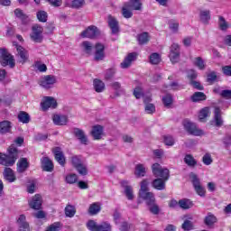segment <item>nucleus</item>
Wrapping results in <instances>:
<instances>
[{
  "label": "nucleus",
  "mask_w": 231,
  "mask_h": 231,
  "mask_svg": "<svg viewBox=\"0 0 231 231\" xmlns=\"http://www.w3.org/2000/svg\"><path fill=\"white\" fill-rule=\"evenodd\" d=\"M19 159V149L15 144H11L7 149V154L0 152V165L14 167Z\"/></svg>",
  "instance_id": "obj_1"
},
{
  "label": "nucleus",
  "mask_w": 231,
  "mask_h": 231,
  "mask_svg": "<svg viewBox=\"0 0 231 231\" xmlns=\"http://www.w3.org/2000/svg\"><path fill=\"white\" fill-rule=\"evenodd\" d=\"M152 171L155 178L168 181L171 177L169 169L160 165V163H153L152 165Z\"/></svg>",
  "instance_id": "obj_2"
},
{
  "label": "nucleus",
  "mask_w": 231,
  "mask_h": 231,
  "mask_svg": "<svg viewBox=\"0 0 231 231\" xmlns=\"http://www.w3.org/2000/svg\"><path fill=\"white\" fill-rule=\"evenodd\" d=\"M189 180L198 196H200V198H205V194H207V190L205 189V187H203V185L201 184V180H199L198 175L194 172L189 173Z\"/></svg>",
  "instance_id": "obj_3"
},
{
  "label": "nucleus",
  "mask_w": 231,
  "mask_h": 231,
  "mask_svg": "<svg viewBox=\"0 0 231 231\" xmlns=\"http://www.w3.org/2000/svg\"><path fill=\"white\" fill-rule=\"evenodd\" d=\"M183 125L185 131H187V133L192 134L193 136H202V134H205V133H203V130L198 128L196 124L187 119L183 121Z\"/></svg>",
  "instance_id": "obj_4"
},
{
  "label": "nucleus",
  "mask_w": 231,
  "mask_h": 231,
  "mask_svg": "<svg viewBox=\"0 0 231 231\" xmlns=\"http://www.w3.org/2000/svg\"><path fill=\"white\" fill-rule=\"evenodd\" d=\"M0 62L2 66H10V68H14L15 66V60H14V56H12L6 49H0Z\"/></svg>",
  "instance_id": "obj_5"
},
{
  "label": "nucleus",
  "mask_w": 231,
  "mask_h": 231,
  "mask_svg": "<svg viewBox=\"0 0 231 231\" xmlns=\"http://www.w3.org/2000/svg\"><path fill=\"white\" fill-rule=\"evenodd\" d=\"M55 84H57V77L53 75L44 76L40 81V85L42 88H44V89H51Z\"/></svg>",
  "instance_id": "obj_6"
},
{
  "label": "nucleus",
  "mask_w": 231,
  "mask_h": 231,
  "mask_svg": "<svg viewBox=\"0 0 231 231\" xmlns=\"http://www.w3.org/2000/svg\"><path fill=\"white\" fill-rule=\"evenodd\" d=\"M13 46H14L16 48V51H17V57H19V60L21 62V64H24V62H26V60H28V51H26V49H24V47L19 45V43H17V42H13Z\"/></svg>",
  "instance_id": "obj_7"
},
{
  "label": "nucleus",
  "mask_w": 231,
  "mask_h": 231,
  "mask_svg": "<svg viewBox=\"0 0 231 231\" xmlns=\"http://www.w3.org/2000/svg\"><path fill=\"white\" fill-rule=\"evenodd\" d=\"M106 47L102 43H97L95 46V52H94V60L97 62H100V60H104L106 59Z\"/></svg>",
  "instance_id": "obj_8"
},
{
  "label": "nucleus",
  "mask_w": 231,
  "mask_h": 231,
  "mask_svg": "<svg viewBox=\"0 0 231 231\" xmlns=\"http://www.w3.org/2000/svg\"><path fill=\"white\" fill-rule=\"evenodd\" d=\"M170 60L172 64H176L180 60V45L173 43L170 48Z\"/></svg>",
  "instance_id": "obj_9"
},
{
  "label": "nucleus",
  "mask_w": 231,
  "mask_h": 231,
  "mask_svg": "<svg viewBox=\"0 0 231 231\" xmlns=\"http://www.w3.org/2000/svg\"><path fill=\"white\" fill-rule=\"evenodd\" d=\"M31 39L34 42H42V27L39 25L32 26Z\"/></svg>",
  "instance_id": "obj_10"
},
{
  "label": "nucleus",
  "mask_w": 231,
  "mask_h": 231,
  "mask_svg": "<svg viewBox=\"0 0 231 231\" xmlns=\"http://www.w3.org/2000/svg\"><path fill=\"white\" fill-rule=\"evenodd\" d=\"M42 111H48L49 107L55 109L57 107V100L51 97H45L43 102L41 103Z\"/></svg>",
  "instance_id": "obj_11"
},
{
  "label": "nucleus",
  "mask_w": 231,
  "mask_h": 231,
  "mask_svg": "<svg viewBox=\"0 0 231 231\" xmlns=\"http://www.w3.org/2000/svg\"><path fill=\"white\" fill-rule=\"evenodd\" d=\"M108 26L111 29L112 35H118L120 32V27L118 25V20L112 16L111 14L108 15Z\"/></svg>",
  "instance_id": "obj_12"
},
{
  "label": "nucleus",
  "mask_w": 231,
  "mask_h": 231,
  "mask_svg": "<svg viewBox=\"0 0 231 231\" xmlns=\"http://www.w3.org/2000/svg\"><path fill=\"white\" fill-rule=\"evenodd\" d=\"M52 152L54 154L56 162H58V163L61 165V167H64V165H66V157H64V152H62L60 147L54 148Z\"/></svg>",
  "instance_id": "obj_13"
},
{
  "label": "nucleus",
  "mask_w": 231,
  "mask_h": 231,
  "mask_svg": "<svg viewBox=\"0 0 231 231\" xmlns=\"http://www.w3.org/2000/svg\"><path fill=\"white\" fill-rule=\"evenodd\" d=\"M90 134L93 137V140H102V137L104 136V126L100 125H94Z\"/></svg>",
  "instance_id": "obj_14"
},
{
  "label": "nucleus",
  "mask_w": 231,
  "mask_h": 231,
  "mask_svg": "<svg viewBox=\"0 0 231 231\" xmlns=\"http://www.w3.org/2000/svg\"><path fill=\"white\" fill-rule=\"evenodd\" d=\"M139 198L141 199H143L146 202V205H151L152 203H154L156 201V199L154 198V193L151 191H139Z\"/></svg>",
  "instance_id": "obj_15"
},
{
  "label": "nucleus",
  "mask_w": 231,
  "mask_h": 231,
  "mask_svg": "<svg viewBox=\"0 0 231 231\" xmlns=\"http://www.w3.org/2000/svg\"><path fill=\"white\" fill-rule=\"evenodd\" d=\"M138 57V54L136 52L129 53L124 60V61L120 64L122 69H127V68L131 67V64H133L134 60Z\"/></svg>",
  "instance_id": "obj_16"
},
{
  "label": "nucleus",
  "mask_w": 231,
  "mask_h": 231,
  "mask_svg": "<svg viewBox=\"0 0 231 231\" xmlns=\"http://www.w3.org/2000/svg\"><path fill=\"white\" fill-rule=\"evenodd\" d=\"M29 207L33 208V210H41V207H42V199L40 194H36L32 197V200L29 201Z\"/></svg>",
  "instance_id": "obj_17"
},
{
  "label": "nucleus",
  "mask_w": 231,
  "mask_h": 231,
  "mask_svg": "<svg viewBox=\"0 0 231 231\" xmlns=\"http://www.w3.org/2000/svg\"><path fill=\"white\" fill-rule=\"evenodd\" d=\"M41 162L42 171L45 172H53V162L51 161L50 157H42Z\"/></svg>",
  "instance_id": "obj_18"
},
{
  "label": "nucleus",
  "mask_w": 231,
  "mask_h": 231,
  "mask_svg": "<svg viewBox=\"0 0 231 231\" xmlns=\"http://www.w3.org/2000/svg\"><path fill=\"white\" fill-rule=\"evenodd\" d=\"M4 180L5 181H8V183H14L17 177L15 176V173L14 172V170L12 168H5L3 172Z\"/></svg>",
  "instance_id": "obj_19"
},
{
  "label": "nucleus",
  "mask_w": 231,
  "mask_h": 231,
  "mask_svg": "<svg viewBox=\"0 0 231 231\" xmlns=\"http://www.w3.org/2000/svg\"><path fill=\"white\" fill-rule=\"evenodd\" d=\"M72 164L77 169L78 172H79L82 176H86L88 173V170L86 167L82 166L80 163V159L79 157H72Z\"/></svg>",
  "instance_id": "obj_20"
},
{
  "label": "nucleus",
  "mask_w": 231,
  "mask_h": 231,
  "mask_svg": "<svg viewBox=\"0 0 231 231\" xmlns=\"http://www.w3.org/2000/svg\"><path fill=\"white\" fill-rule=\"evenodd\" d=\"M29 167L30 162H28V159L21 158L17 162V172H19V174H23V172H26Z\"/></svg>",
  "instance_id": "obj_21"
},
{
  "label": "nucleus",
  "mask_w": 231,
  "mask_h": 231,
  "mask_svg": "<svg viewBox=\"0 0 231 231\" xmlns=\"http://www.w3.org/2000/svg\"><path fill=\"white\" fill-rule=\"evenodd\" d=\"M74 136L79 140L80 143H84L86 145V143H88V138L86 137V134L84 133L83 130L79 129V128H74L72 131Z\"/></svg>",
  "instance_id": "obj_22"
},
{
  "label": "nucleus",
  "mask_w": 231,
  "mask_h": 231,
  "mask_svg": "<svg viewBox=\"0 0 231 231\" xmlns=\"http://www.w3.org/2000/svg\"><path fill=\"white\" fill-rule=\"evenodd\" d=\"M20 231H30V225L26 222V216L20 215L17 220Z\"/></svg>",
  "instance_id": "obj_23"
},
{
  "label": "nucleus",
  "mask_w": 231,
  "mask_h": 231,
  "mask_svg": "<svg viewBox=\"0 0 231 231\" xmlns=\"http://www.w3.org/2000/svg\"><path fill=\"white\" fill-rule=\"evenodd\" d=\"M12 133V122L5 120L0 122V134Z\"/></svg>",
  "instance_id": "obj_24"
},
{
  "label": "nucleus",
  "mask_w": 231,
  "mask_h": 231,
  "mask_svg": "<svg viewBox=\"0 0 231 231\" xmlns=\"http://www.w3.org/2000/svg\"><path fill=\"white\" fill-rule=\"evenodd\" d=\"M52 121L55 125H66L68 124V116L54 115L52 116Z\"/></svg>",
  "instance_id": "obj_25"
},
{
  "label": "nucleus",
  "mask_w": 231,
  "mask_h": 231,
  "mask_svg": "<svg viewBox=\"0 0 231 231\" xmlns=\"http://www.w3.org/2000/svg\"><path fill=\"white\" fill-rule=\"evenodd\" d=\"M165 183H167V180L157 178L152 180V187H153V189L156 190H165Z\"/></svg>",
  "instance_id": "obj_26"
},
{
  "label": "nucleus",
  "mask_w": 231,
  "mask_h": 231,
  "mask_svg": "<svg viewBox=\"0 0 231 231\" xmlns=\"http://www.w3.org/2000/svg\"><path fill=\"white\" fill-rule=\"evenodd\" d=\"M179 207L182 208V210H189V208L194 207V202L189 199H182L179 200Z\"/></svg>",
  "instance_id": "obj_27"
},
{
  "label": "nucleus",
  "mask_w": 231,
  "mask_h": 231,
  "mask_svg": "<svg viewBox=\"0 0 231 231\" xmlns=\"http://www.w3.org/2000/svg\"><path fill=\"white\" fill-rule=\"evenodd\" d=\"M214 120L217 127H221V125H223V118L221 117V109H219V107H215Z\"/></svg>",
  "instance_id": "obj_28"
},
{
  "label": "nucleus",
  "mask_w": 231,
  "mask_h": 231,
  "mask_svg": "<svg viewBox=\"0 0 231 231\" xmlns=\"http://www.w3.org/2000/svg\"><path fill=\"white\" fill-rule=\"evenodd\" d=\"M100 210H102V206H100V203L94 202L88 208V214L89 216H97Z\"/></svg>",
  "instance_id": "obj_29"
},
{
  "label": "nucleus",
  "mask_w": 231,
  "mask_h": 231,
  "mask_svg": "<svg viewBox=\"0 0 231 231\" xmlns=\"http://www.w3.org/2000/svg\"><path fill=\"white\" fill-rule=\"evenodd\" d=\"M100 35V31L95 25H90L88 27V39H95Z\"/></svg>",
  "instance_id": "obj_30"
},
{
  "label": "nucleus",
  "mask_w": 231,
  "mask_h": 231,
  "mask_svg": "<svg viewBox=\"0 0 231 231\" xmlns=\"http://www.w3.org/2000/svg\"><path fill=\"white\" fill-rule=\"evenodd\" d=\"M210 116V107L206 106L202 108L199 113V122H207V118Z\"/></svg>",
  "instance_id": "obj_31"
},
{
  "label": "nucleus",
  "mask_w": 231,
  "mask_h": 231,
  "mask_svg": "<svg viewBox=\"0 0 231 231\" xmlns=\"http://www.w3.org/2000/svg\"><path fill=\"white\" fill-rule=\"evenodd\" d=\"M121 184L123 185V187H125V194L127 199H134V194H133V188L131 186H127V181L123 180Z\"/></svg>",
  "instance_id": "obj_32"
},
{
  "label": "nucleus",
  "mask_w": 231,
  "mask_h": 231,
  "mask_svg": "<svg viewBox=\"0 0 231 231\" xmlns=\"http://www.w3.org/2000/svg\"><path fill=\"white\" fill-rule=\"evenodd\" d=\"M146 172H147V169L145 168V166L143 164H137L135 166L134 175L137 178H143V176H145Z\"/></svg>",
  "instance_id": "obj_33"
},
{
  "label": "nucleus",
  "mask_w": 231,
  "mask_h": 231,
  "mask_svg": "<svg viewBox=\"0 0 231 231\" xmlns=\"http://www.w3.org/2000/svg\"><path fill=\"white\" fill-rule=\"evenodd\" d=\"M199 19L203 24H208V21H210V10L200 11Z\"/></svg>",
  "instance_id": "obj_34"
},
{
  "label": "nucleus",
  "mask_w": 231,
  "mask_h": 231,
  "mask_svg": "<svg viewBox=\"0 0 231 231\" xmlns=\"http://www.w3.org/2000/svg\"><path fill=\"white\" fill-rule=\"evenodd\" d=\"M14 15L15 17H17L18 19H20V21H22L23 24H26L28 23V15H26L23 10L17 8L14 10Z\"/></svg>",
  "instance_id": "obj_35"
},
{
  "label": "nucleus",
  "mask_w": 231,
  "mask_h": 231,
  "mask_svg": "<svg viewBox=\"0 0 231 231\" xmlns=\"http://www.w3.org/2000/svg\"><path fill=\"white\" fill-rule=\"evenodd\" d=\"M184 163H186L188 167H196V165H198V161H196L191 154H186L184 157Z\"/></svg>",
  "instance_id": "obj_36"
},
{
  "label": "nucleus",
  "mask_w": 231,
  "mask_h": 231,
  "mask_svg": "<svg viewBox=\"0 0 231 231\" xmlns=\"http://www.w3.org/2000/svg\"><path fill=\"white\" fill-rule=\"evenodd\" d=\"M126 5L130 10H142V2L140 0H131Z\"/></svg>",
  "instance_id": "obj_37"
},
{
  "label": "nucleus",
  "mask_w": 231,
  "mask_h": 231,
  "mask_svg": "<svg viewBox=\"0 0 231 231\" xmlns=\"http://www.w3.org/2000/svg\"><path fill=\"white\" fill-rule=\"evenodd\" d=\"M150 39L151 37L149 36V32H143L137 36V41L140 45L147 44Z\"/></svg>",
  "instance_id": "obj_38"
},
{
  "label": "nucleus",
  "mask_w": 231,
  "mask_h": 231,
  "mask_svg": "<svg viewBox=\"0 0 231 231\" xmlns=\"http://www.w3.org/2000/svg\"><path fill=\"white\" fill-rule=\"evenodd\" d=\"M218 26L222 32H226L228 30V28H230V23H228V22H226V20H225V17L219 16Z\"/></svg>",
  "instance_id": "obj_39"
},
{
  "label": "nucleus",
  "mask_w": 231,
  "mask_h": 231,
  "mask_svg": "<svg viewBox=\"0 0 231 231\" xmlns=\"http://www.w3.org/2000/svg\"><path fill=\"white\" fill-rule=\"evenodd\" d=\"M18 120L22 124H30V120H31L30 115L24 111H21L18 114Z\"/></svg>",
  "instance_id": "obj_40"
},
{
  "label": "nucleus",
  "mask_w": 231,
  "mask_h": 231,
  "mask_svg": "<svg viewBox=\"0 0 231 231\" xmlns=\"http://www.w3.org/2000/svg\"><path fill=\"white\" fill-rule=\"evenodd\" d=\"M94 88L97 93H102L106 89V84L100 79H94Z\"/></svg>",
  "instance_id": "obj_41"
},
{
  "label": "nucleus",
  "mask_w": 231,
  "mask_h": 231,
  "mask_svg": "<svg viewBox=\"0 0 231 231\" xmlns=\"http://www.w3.org/2000/svg\"><path fill=\"white\" fill-rule=\"evenodd\" d=\"M150 64L157 65L162 62V56L158 52H153L150 55Z\"/></svg>",
  "instance_id": "obj_42"
},
{
  "label": "nucleus",
  "mask_w": 231,
  "mask_h": 231,
  "mask_svg": "<svg viewBox=\"0 0 231 231\" xmlns=\"http://www.w3.org/2000/svg\"><path fill=\"white\" fill-rule=\"evenodd\" d=\"M192 102H201V100H207V95L203 92H195L191 97Z\"/></svg>",
  "instance_id": "obj_43"
},
{
  "label": "nucleus",
  "mask_w": 231,
  "mask_h": 231,
  "mask_svg": "<svg viewBox=\"0 0 231 231\" xmlns=\"http://www.w3.org/2000/svg\"><path fill=\"white\" fill-rule=\"evenodd\" d=\"M193 64H194V66L199 68V69H201V70H203L207 68V65L205 64V60H203V58H201V57L195 58Z\"/></svg>",
  "instance_id": "obj_44"
},
{
  "label": "nucleus",
  "mask_w": 231,
  "mask_h": 231,
  "mask_svg": "<svg viewBox=\"0 0 231 231\" xmlns=\"http://www.w3.org/2000/svg\"><path fill=\"white\" fill-rule=\"evenodd\" d=\"M172 102H174L172 95L166 94L164 97H162V103L164 107H171V106H172Z\"/></svg>",
  "instance_id": "obj_45"
},
{
  "label": "nucleus",
  "mask_w": 231,
  "mask_h": 231,
  "mask_svg": "<svg viewBox=\"0 0 231 231\" xmlns=\"http://www.w3.org/2000/svg\"><path fill=\"white\" fill-rule=\"evenodd\" d=\"M75 214H77L75 207L68 204L65 208V216H67V217H73Z\"/></svg>",
  "instance_id": "obj_46"
},
{
  "label": "nucleus",
  "mask_w": 231,
  "mask_h": 231,
  "mask_svg": "<svg viewBox=\"0 0 231 231\" xmlns=\"http://www.w3.org/2000/svg\"><path fill=\"white\" fill-rule=\"evenodd\" d=\"M132 9L127 6V4L125 5L122 8V15L125 17V19H131L133 17V11Z\"/></svg>",
  "instance_id": "obj_47"
},
{
  "label": "nucleus",
  "mask_w": 231,
  "mask_h": 231,
  "mask_svg": "<svg viewBox=\"0 0 231 231\" xmlns=\"http://www.w3.org/2000/svg\"><path fill=\"white\" fill-rule=\"evenodd\" d=\"M65 181L69 185H73V183H77L79 181V177L75 173H69L66 176Z\"/></svg>",
  "instance_id": "obj_48"
},
{
  "label": "nucleus",
  "mask_w": 231,
  "mask_h": 231,
  "mask_svg": "<svg viewBox=\"0 0 231 231\" xmlns=\"http://www.w3.org/2000/svg\"><path fill=\"white\" fill-rule=\"evenodd\" d=\"M146 205L149 207V210L152 214H154V216H158V214H160V207L156 204V201Z\"/></svg>",
  "instance_id": "obj_49"
},
{
  "label": "nucleus",
  "mask_w": 231,
  "mask_h": 231,
  "mask_svg": "<svg viewBox=\"0 0 231 231\" xmlns=\"http://www.w3.org/2000/svg\"><path fill=\"white\" fill-rule=\"evenodd\" d=\"M36 17L40 23H46L48 21V13L46 11H38Z\"/></svg>",
  "instance_id": "obj_50"
},
{
  "label": "nucleus",
  "mask_w": 231,
  "mask_h": 231,
  "mask_svg": "<svg viewBox=\"0 0 231 231\" xmlns=\"http://www.w3.org/2000/svg\"><path fill=\"white\" fill-rule=\"evenodd\" d=\"M214 159H212V154L207 152L203 155L202 163H204V165H212Z\"/></svg>",
  "instance_id": "obj_51"
},
{
  "label": "nucleus",
  "mask_w": 231,
  "mask_h": 231,
  "mask_svg": "<svg viewBox=\"0 0 231 231\" xmlns=\"http://www.w3.org/2000/svg\"><path fill=\"white\" fill-rule=\"evenodd\" d=\"M116 73V69L111 68L105 71V80H111Z\"/></svg>",
  "instance_id": "obj_52"
},
{
  "label": "nucleus",
  "mask_w": 231,
  "mask_h": 231,
  "mask_svg": "<svg viewBox=\"0 0 231 231\" xmlns=\"http://www.w3.org/2000/svg\"><path fill=\"white\" fill-rule=\"evenodd\" d=\"M144 111L147 115H154L156 113V106L152 103L146 104L144 106Z\"/></svg>",
  "instance_id": "obj_53"
},
{
  "label": "nucleus",
  "mask_w": 231,
  "mask_h": 231,
  "mask_svg": "<svg viewBox=\"0 0 231 231\" xmlns=\"http://www.w3.org/2000/svg\"><path fill=\"white\" fill-rule=\"evenodd\" d=\"M140 190L139 192H146L149 191V180L147 179H144L140 183Z\"/></svg>",
  "instance_id": "obj_54"
},
{
  "label": "nucleus",
  "mask_w": 231,
  "mask_h": 231,
  "mask_svg": "<svg viewBox=\"0 0 231 231\" xmlns=\"http://www.w3.org/2000/svg\"><path fill=\"white\" fill-rule=\"evenodd\" d=\"M96 231H111V225L106 222H103L100 225H97V229Z\"/></svg>",
  "instance_id": "obj_55"
},
{
  "label": "nucleus",
  "mask_w": 231,
  "mask_h": 231,
  "mask_svg": "<svg viewBox=\"0 0 231 231\" xmlns=\"http://www.w3.org/2000/svg\"><path fill=\"white\" fill-rule=\"evenodd\" d=\"M217 218L214 215H208L205 218V224L208 226H212V225H214V223H216Z\"/></svg>",
  "instance_id": "obj_56"
},
{
  "label": "nucleus",
  "mask_w": 231,
  "mask_h": 231,
  "mask_svg": "<svg viewBox=\"0 0 231 231\" xmlns=\"http://www.w3.org/2000/svg\"><path fill=\"white\" fill-rule=\"evenodd\" d=\"M181 227L185 231L194 230V224L190 220H185L184 223L182 224Z\"/></svg>",
  "instance_id": "obj_57"
},
{
  "label": "nucleus",
  "mask_w": 231,
  "mask_h": 231,
  "mask_svg": "<svg viewBox=\"0 0 231 231\" xmlns=\"http://www.w3.org/2000/svg\"><path fill=\"white\" fill-rule=\"evenodd\" d=\"M163 142L165 145H168L170 147H172V145H174V138L171 135H164Z\"/></svg>",
  "instance_id": "obj_58"
},
{
  "label": "nucleus",
  "mask_w": 231,
  "mask_h": 231,
  "mask_svg": "<svg viewBox=\"0 0 231 231\" xmlns=\"http://www.w3.org/2000/svg\"><path fill=\"white\" fill-rule=\"evenodd\" d=\"M134 96L135 98H142V97H143V89L142 87L138 86L134 89Z\"/></svg>",
  "instance_id": "obj_59"
},
{
  "label": "nucleus",
  "mask_w": 231,
  "mask_h": 231,
  "mask_svg": "<svg viewBox=\"0 0 231 231\" xmlns=\"http://www.w3.org/2000/svg\"><path fill=\"white\" fill-rule=\"evenodd\" d=\"M169 26L171 32H173V33H176L178 32V28H180V23H178V22L171 20L169 22Z\"/></svg>",
  "instance_id": "obj_60"
},
{
  "label": "nucleus",
  "mask_w": 231,
  "mask_h": 231,
  "mask_svg": "<svg viewBox=\"0 0 231 231\" xmlns=\"http://www.w3.org/2000/svg\"><path fill=\"white\" fill-rule=\"evenodd\" d=\"M60 230V222H55L47 227L45 231H59Z\"/></svg>",
  "instance_id": "obj_61"
},
{
  "label": "nucleus",
  "mask_w": 231,
  "mask_h": 231,
  "mask_svg": "<svg viewBox=\"0 0 231 231\" xmlns=\"http://www.w3.org/2000/svg\"><path fill=\"white\" fill-rule=\"evenodd\" d=\"M86 2L84 0H73L71 3L72 8H81V6H84V4Z\"/></svg>",
  "instance_id": "obj_62"
},
{
  "label": "nucleus",
  "mask_w": 231,
  "mask_h": 231,
  "mask_svg": "<svg viewBox=\"0 0 231 231\" xmlns=\"http://www.w3.org/2000/svg\"><path fill=\"white\" fill-rule=\"evenodd\" d=\"M88 226L91 231H97V229L98 228V225L97 224V222H95V220H88Z\"/></svg>",
  "instance_id": "obj_63"
},
{
  "label": "nucleus",
  "mask_w": 231,
  "mask_h": 231,
  "mask_svg": "<svg viewBox=\"0 0 231 231\" xmlns=\"http://www.w3.org/2000/svg\"><path fill=\"white\" fill-rule=\"evenodd\" d=\"M220 96L223 98H226L227 100L231 99V90L226 89V90H222L220 93Z\"/></svg>",
  "instance_id": "obj_64"
}]
</instances>
